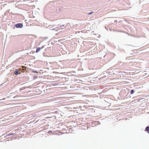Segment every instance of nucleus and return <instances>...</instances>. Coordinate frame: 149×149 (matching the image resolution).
Masks as SVG:
<instances>
[{
    "label": "nucleus",
    "mask_w": 149,
    "mask_h": 149,
    "mask_svg": "<svg viewBox=\"0 0 149 149\" xmlns=\"http://www.w3.org/2000/svg\"><path fill=\"white\" fill-rule=\"evenodd\" d=\"M23 26V24L22 23H18L15 25V26L17 28H21Z\"/></svg>",
    "instance_id": "nucleus-1"
},
{
    "label": "nucleus",
    "mask_w": 149,
    "mask_h": 149,
    "mask_svg": "<svg viewBox=\"0 0 149 149\" xmlns=\"http://www.w3.org/2000/svg\"><path fill=\"white\" fill-rule=\"evenodd\" d=\"M44 47V46H42V47H37L36 48V53H37L39 51H40V49L43 48Z\"/></svg>",
    "instance_id": "nucleus-2"
},
{
    "label": "nucleus",
    "mask_w": 149,
    "mask_h": 149,
    "mask_svg": "<svg viewBox=\"0 0 149 149\" xmlns=\"http://www.w3.org/2000/svg\"><path fill=\"white\" fill-rule=\"evenodd\" d=\"M14 73L15 74V75H17L19 73L20 74V73L19 72L17 69H16L15 70Z\"/></svg>",
    "instance_id": "nucleus-3"
},
{
    "label": "nucleus",
    "mask_w": 149,
    "mask_h": 149,
    "mask_svg": "<svg viewBox=\"0 0 149 149\" xmlns=\"http://www.w3.org/2000/svg\"><path fill=\"white\" fill-rule=\"evenodd\" d=\"M145 131L149 133V127L147 126L146 127L145 129Z\"/></svg>",
    "instance_id": "nucleus-4"
},
{
    "label": "nucleus",
    "mask_w": 149,
    "mask_h": 149,
    "mask_svg": "<svg viewBox=\"0 0 149 149\" xmlns=\"http://www.w3.org/2000/svg\"><path fill=\"white\" fill-rule=\"evenodd\" d=\"M134 92V91L133 90H132L130 91V93L131 94H133Z\"/></svg>",
    "instance_id": "nucleus-5"
},
{
    "label": "nucleus",
    "mask_w": 149,
    "mask_h": 149,
    "mask_svg": "<svg viewBox=\"0 0 149 149\" xmlns=\"http://www.w3.org/2000/svg\"><path fill=\"white\" fill-rule=\"evenodd\" d=\"M93 13V12L92 11L91 12H90V13H88V14L89 15H91V14H92Z\"/></svg>",
    "instance_id": "nucleus-6"
},
{
    "label": "nucleus",
    "mask_w": 149,
    "mask_h": 149,
    "mask_svg": "<svg viewBox=\"0 0 149 149\" xmlns=\"http://www.w3.org/2000/svg\"><path fill=\"white\" fill-rule=\"evenodd\" d=\"M50 29L54 30H55V29L54 28H52V27H51V28H50Z\"/></svg>",
    "instance_id": "nucleus-7"
},
{
    "label": "nucleus",
    "mask_w": 149,
    "mask_h": 149,
    "mask_svg": "<svg viewBox=\"0 0 149 149\" xmlns=\"http://www.w3.org/2000/svg\"><path fill=\"white\" fill-rule=\"evenodd\" d=\"M8 141V140H7L5 141H4V142H5V143H6V142L7 141Z\"/></svg>",
    "instance_id": "nucleus-8"
},
{
    "label": "nucleus",
    "mask_w": 149,
    "mask_h": 149,
    "mask_svg": "<svg viewBox=\"0 0 149 149\" xmlns=\"http://www.w3.org/2000/svg\"><path fill=\"white\" fill-rule=\"evenodd\" d=\"M63 26H64V25H62L60 26V27H63Z\"/></svg>",
    "instance_id": "nucleus-9"
},
{
    "label": "nucleus",
    "mask_w": 149,
    "mask_h": 149,
    "mask_svg": "<svg viewBox=\"0 0 149 149\" xmlns=\"http://www.w3.org/2000/svg\"><path fill=\"white\" fill-rule=\"evenodd\" d=\"M9 136V134H7L6 135V136Z\"/></svg>",
    "instance_id": "nucleus-10"
},
{
    "label": "nucleus",
    "mask_w": 149,
    "mask_h": 149,
    "mask_svg": "<svg viewBox=\"0 0 149 149\" xmlns=\"http://www.w3.org/2000/svg\"><path fill=\"white\" fill-rule=\"evenodd\" d=\"M13 133H12V134L10 133V135H13Z\"/></svg>",
    "instance_id": "nucleus-11"
},
{
    "label": "nucleus",
    "mask_w": 149,
    "mask_h": 149,
    "mask_svg": "<svg viewBox=\"0 0 149 149\" xmlns=\"http://www.w3.org/2000/svg\"><path fill=\"white\" fill-rule=\"evenodd\" d=\"M10 138H11V139H13V138H12L11 137H10Z\"/></svg>",
    "instance_id": "nucleus-12"
},
{
    "label": "nucleus",
    "mask_w": 149,
    "mask_h": 149,
    "mask_svg": "<svg viewBox=\"0 0 149 149\" xmlns=\"http://www.w3.org/2000/svg\"><path fill=\"white\" fill-rule=\"evenodd\" d=\"M50 132H52V131H49V132L50 133Z\"/></svg>",
    "instance_id": "nucleus-13"
},
{
    "label": "nucleus",
    "mask_w": 149,
    "mask_h": 149,
    "mask_svg": "<svg viewBox=\"0 0 149 149\" xmlns=\"http://www.w3.org/2000/svg\"><path fill=\"white\" fill-rule=\"evenodd\" d=\"M43 55H44V53H43Z\"/></svg>",
    "instance_id": "nucleus-14"
}]
</instances>
